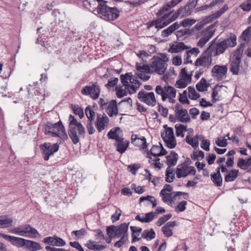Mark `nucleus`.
Returning <instances> with one entry per match:
<instances>
[{"label": "nucleus", "mask_w": 251, "mask_h": 251, "mask_svg": "<svg viewBox=\"0 0 251 251\" xmlns=\"http://www.w3.org/2000/svg\"><path fill=\"white\" fill-rule=\"evenodd\" d=\"M44 133L46 135H51L53 137L60 138L58 143L61 144L68 139L64 126L60 120L57 123H52L48 121L44 125Z\"/></svg>", "instance_id": "nucleus-1"}, {"label": "nucleus", "mask_w": 251, "mask_h": 251, "mask_svg": "<svg viewBox=\"0 0 251 251\" xmlns=\"http://www.w3.org/2000/svg\"><path fill=\"white\" fill-rule=\"evenodd\" d=\"M69 121L68 135L73 144H76L79 142V136L84 137L85 129L82 124L78 122L72 115H70Z\"/></svg>", "instance_id": "nucleus-2"}, {"label": "nucleus", "mask_w": 251, "mask_h": 251, "mask_svg": "<svg viewBox=\"0 0 251 251\" xmlns=\"http://www.w3.org/2000/svg\"><path fill=\"white\" fill-rule=\"evenodd\" d=\"M107 1L98 0L97 12L100 16L107 21L116 20L120 15L119 10L116 7H111L107 5Z\"/></svg>", "instance_id": "nucleus-3"}, {"label": "nucleus", "mask_w": 251, "mask_h": 251, "mask_svg": "<svg viewBox=\"0 0 251 251\" xmlns=\"http://www.w3.org/2000/svg\"><path fill=\"white\" fill-rule=\"evenodd\" d=\"M236 39V36L233 33H230L229 37L226 39L221 38L216 44L215 41L211 49V51L215 49L213 56H216L223 54L229 47H235L237 45Z\"/></svg>", "instance_id": "nucleus-4"}, {"label": "nucleus", "mask_w": 251, "mask_h": 251, "mask_svg": "<svg viewBox=\"0 0 251 251\" xmlns=\"http://www.w3.org/2000/svg\"><path fill=\"white\" fill-rule=\"evenodd\" d=\"M245 47V43H241L233 52L230 59V71L234 75H238L241 61L242 54Z\"/></svg>", "instance_id": "nucleus-5"}, {"label": "nucleus", "mask_w": 251, "mask_h": 251, "mask_svg": "<svg viewBox=\"0 0 251 251\" xmlns=\"http://www.w3.org/2000/svg\"><path fill=\"white\" fill-rule=\"evenodd\" d=\"M164 9H160L156 15L158 18L156 19V28L158 30L167 26L168 25L176 20L179 16V11H176L171 18H169L170 13H164Z\"/></svg>", "instance_id": "nucleus-6"}, {"label": "nucleus", "mask_w": 251, "mask_h": 251, "mask_svg": "<svg viewBox=\"0 0 251 251\" xmlns=\"http://www.w3.org/2000/svg\"><path fill=\"white\" fill-rule=\"evenodd\" d=\"M11 232L22 236L36 238L40 236L36 229L30 226L29 224L20 225L11 229Z\"/></svg>", "instance_id": "nucleus-7"}, {"label": "nucleus", "mask_w": 251, "mask_h": 251, "mask_svg": "<svg viewBox=\"0 0 251 251\" xmlns=\"http://www.w3.org/2000/svg\"><path fill=\"white\" fill-rule=\"evenodd\" d=\"M90 85L83 87L81 93L85 96H89L93 100L97 99L100 95V86L97 82H90Z\"/></svg>", "instance_id": "nucleus-8"}, {"label": "nucleus", "mask_w": 251, "mask_h": 251, "mask_svg": "<svg viewBox=\"0 0 251 251\" xmlns=\"http://www.w3.org/2000/svg\"><path fill=\"white\" fill-rule=\"evenodd\" d=\"M58 142L54 144L50 143H45L40 145V149L42 151L44 159L48 161L50 156L57 152L59 150Z\"/></svg>", "instance_id": "nucleus-9"}, {"label": "nucleus", "mask_w": 251, "mask_h": 251, "mask_svg": "<svg viewBox=\"0 0 251 251\" xmlns=\"http://www.w3.org/2000/svg\"><path fill=\"white\" fill-rule=\"evenodd\" d=\"M151 60V67L153 72L160 75H163L167 69V63H164L158 56H154Z\"/></svg>", "instance_id": "nucleus-10"}, {"label": "nucleus", "mask_w": 251, "mask_h": 251, "mask_svg": "<svg viewBox=\"0 0 251 251\" xmlns=\"http://www.w3.org/2000/svg\"><path fill=\"white\" fill-rule=\"evenodd\" d=\"M138 99L141 102L145 103L149 106H154L156 101L153 92H147L142 90L138 94Z\"/></svg>", "instance_id": "nucleus-11"}, {"label": "nucleus", "mask_w": 251, "mask_h": 251, "mask_svg": "<svg viewBox=\"0 0 251 251\" xmlns=\"http://www.w3.org/2000/svg\"><path fill=\"white\" fill-rule=\"evenodd\" d=\"M227 72V65H215L211 70L212 76L219 81H221L224 78L226 77Z\"/></svg>", "instance_id": "nucleus-12"}, {"label": "nucleus", "mask_w": 251, "mask_h": 251, "mask_svg": "<svg viewBox=\"0 0 251 251\" xmlns=\"http://www.w3.org/2000/svg\"><path fill=\"white\" fill-rule=\"evenodd\" d=\"M0 237L9 241L13 246H16L18 248L25 247L27 240L1 233H0Z\"/></svg>", "instance_id": "nucleus-13"}, {"label": "nucleus", "mask_w": 251, "mask_h": 251, "mask_svg": "<svg viewBox=\"0 0 251 251\" xmlns=\"http://www.w3.org/2000/svg\"><path fill=\"white\" fill-rule=\"evenodd\" d=\"M216 39L217 38H215L210 42V44L207 50L196 60L195 63V65L196 66H204L208 62L209 56H211V53L209 55L211 52V49L212 47V45L215 44Z\"/></svg>", "instance_id": "nucleus-14"}, {"label": "nucleus", "mask_w": 251, "mask_h": 251, "mask_svg": "<svg viewBox=\"0 0 251 251\" xmlns=\"http://www.w3.org/2000/svg\"><path fill=\"white\" fill-rule=\"evenodd\" d=\"M213 25H211L206 29L201 32V35L202 36L199 41L197 43V46L202 48L205 44L209 40V39L213 36L214 31L212 30Z\"/></svg>", "instance_id": "nucleus-15"}, {"label": "nucleus", "mask_w": 251, "mask_h": 251, "mask_svg": "<svg viewBox=\"0 0 251 251\" xmlns=\"http://www.w3.org/2000/svg\"><path fill=\"white\" fill-rule=\"evenodd\" d=\"M109 123V118L103 113L102 115L100 114H97L96 122L95 123L96 127L99 132L104 130L107 126Z\"/></svg>", "instance_id": "nucleus-16"}, {"label": "nucleus", "mask_w": 251, "mask_h": 251, "mask_svg": "<svg viewBox=\"0 0 251 251\" xmlns=\"http://www.w3.org/2000/svg\"><path fill=\"white\" fill-rule=\"evenodd\" d=\"M198 0H190L188 4L183 7H180L177 11H179V16L181 14L182 16L189 15L191 14L192 10L196 7Z\"/></svg>", "instance_id": "nucleus-17"}, {"label": "nucleus", "mask_w": 251, "mask_h": 251, "mask_svg": "<svg viewBox=\"0 0 251 251\" xmlns=\"http://www.w3.org/2000/svg\"><path fill=\"white\" fill-rule=\"evenodd\" d=\"M129 141L125 140L123 137L114 144L116 151L120 154H123L128 148Z\"/></svg>", "instance_id": "nucleus-18"}, {"label": "nucleus", "mask_w": 251, "mask_h": 251, "mask_svg": "<svg viewBox=\"0 0 251 251\" xmlns=\"http://www.w3.org/2000/svg\"><path fill=\"white\" fill-rule=\"evenodd\" d=\"M106 108V112L110 117L117 115L118 113L117 101L115 100H111Z\"/></svg>", "instance_id": "nucleus-19"}, {"label": "nucleus", "mask_w": 251, "mask_h": 251, "mask_svg": "<svg viewBox=\"0 0 251 251\" xmlns=\"http://www.w3.org/2000/svg\"><path fill=\"white\" fill-rule=\"evenodd\" d=\"M131 143L135 146L140 147L142 149H145L147 148L146 139L145 137L142 138H138L137 135L132 134L131 135Z\"/></svg>", "instance_id": "nucleus-20"}, {"label": "nucleus", "mask_w": 251, "mask_h": 251, "mask_svg": "<svg viewBox=\"0 0 251 251\" xmlns=\"http://www.w3.org/2000/svg\"><path fill=\"white\" fill-rule=\"evenodd\" d=\"M187 161H185L183 163L177 166L176 170V175L178 178L185 177L189 175L188 174V171L187 170Z\"/></svg>", "instance_id": "nucleus-21"}, {"label": "nucleus", "mask_w": 251, "mask_h": 251, "mask_svg": "<svg viewBox=\"0 0 251 251\" xmlns=\"http://www.w3.org/2000/svg\"><path fill=\"white\" fill-rule=\"evenodd\" d=\"M176 117L178 121L181 123H189L191 119L186 109L175 112Z\"/></svg>", "instance_id": "nucleus-22"}, {"label": "nucleus", "mask_w": 251, "mask_h": 251, "mask_svg": "<svg viewBox=\"0 0 251 251\" xmlns=\"http://www.w3.org/2000/svg\"><path fill=\"white\" fill-rule=\"evenodd\" d=\"M25 248L29 251H37L42 249V247L39 243L27 239Z\"/></svg>", "instance_id": "nucleus-23"}, {"label": "nucleus", "mask_w": 251, "mask_h": 251, "mask_svg": "<svg viewBox=\"0 0 251 251\" xmlns=\"http://www.w3.org/2000/svg\"><path fill=\"white\" fill-rule=\"evenodd\" d=\"M161 136L168 148L172 149L176 147V141L175 136L167 137L164 132L161 133Z\"/></svg>", "instance_id": "nucleus-24"}, {"label": "nucleus", "mask_w": 251, "mask_h": 251, "mask_svg": "<svg viewBox=\"0 0 251 251\" xmlns=\"http://www.w3.org/2000/svg\"><path fill=\"white\" fill-rule=\"evenodd\" d=\"M129 224V223L127 224L124 223L118 226H116V228H115V236L117 237H120L122 235L126 234L128 228Z\"/></svg>", "instance_id": "nucleus-25"}, {"label": "nucleus", "mask_w": 251, "mask_h": 251, "mask_svg": "<svg viewBox=\"0 0 251 251\" xmlns=\"http://www.w3.org/2000/svg\"><path fill=\"white\" fill-rule=\"evenodd\" d=\"M239 170L235 169H231L225 176V181L226 182L234 181L238 176Z\"/></svg>", "instance_id": "nucleus-26"}, {"label": "nucleus", "mask_w": 251, "mask_h": 251, "mask_svg": "<svg viewBox=\"0 0 251 251\" xmlns=\"http://www.w3.org/2000/svg\"><path fill=\"white\" fill-rule=\"evenodd\" d=\"M237 165L242 170L248 169L249 167H251V156L245 159L242 158H239Z\"/></svg>", "instance_id": "nucleus-27"}, {"label": "nucleus", "mask_w": 251, "mask_h": 251, "mask_svg": "<svg viewBox=\"0 0 251 251\" xmlns=\"http://www.w3.org/2000/svg\"><path fill=\"white\" fill-rule=\"evenodd\" d=\"M166 164L168 166L171 167V166H175L178 160V154L174 151H171L170 154L167 155L166 157Z\"/></svg>", "instance_id": "nucleus-28"}, {"label": "nucleus", "mask_w": 251, "mask_h": 251, "mask_svg": "<svg viewBox=\"0 0 251 251\" xmlns=\"http://www.w3.org/2000/svg\"><path fill=\"white\" fill-rule=\"evenodd\" d=\"M178 28V23L176 22L171 25L166 29H164L161 32V36L162 37H167L173 33Z\"/></svg>", "instance_id": "nucleus-29"}, {"label": "nucleus", "mask_w": 251, "mask_h": 251, "mask_svg": "<svg viewBox=\"0 0 251 251\" xmlns=\"http://www.w3.org/2000/svg\"><path fill=\"white\" fill-rule=\"evenodd\" d=\"M155 216L154 212H150L145 214V218H141L140 215H137L135 219L136 220L139 221L142 223H150L152 221Z\"/></svg>", "instance_id": "nucleus-30"}, {"label": "nucleus", "mask_w": 251, "mask_h": 251, "mask_svg": "<svg viewBox=\"0 0 251 251\" xmlns=\"http://www.w3.org/2000/svg\"><path fill=\"white\" fill-rule=\"evenodd\" d=\"M189 49L186 46L183 42H178L176 45H173L171 46L170 50L172 53H178L186 49Z\"/></svg>", "instance_id": "nucleus-31"}, {"label": "nucleus", "mask_w": 251, "mask_h": 251, "mask_svg": "<svg viewBox=\"0 0 251 251\" xmlns=\"http://www.w3.org/2000/svg\"><path fill=\"white\" fill-rule=\"evenodd\" d=\"M135 68L137 71L140 73H145L147 74H152L153 71L151 70V65L143 64L141 66L139 63H136Z\"/></svg>", "instance_id": "nucleus-32"}, {"label": "nucleus", "mask_w": 251, "mask_h": 251, "mask_svg": "<svg viewBox=\"0 0 251 251\" xmlns=\"http://www.w3.org/2000/svg\"><path fill=\"white\" fill-rule=\"evenodd\" d=\"M240 39L245 42V43H248L251 40V26L248 27L243 31Z\"/></svg>", "instance_id": "nucleus-33"}, {"label": "nucleus", "mask_w": 251, "mask_h": 251, "mask_svg": "<svg viewBox=\"0 0 251 251\" xmlns=\"http://www.w3.org/2000/svg\"><path fill=\"white\" fill-rule=\"evenodd\" d=\"M211 180L217 187H221L223 185V178L221 175H218L215 173H211L210 175Z\"/></svg>", "instance_id": "nucleus-34"}, {"label": "nucleus", "mask_w": 251, "mask_h": 251, "mask_svg": "<svg viewBox=\"0 0 251 251\" xmlns=\"http://www.w3.org/2000/svg\"><path fill=\"white\" fill-rule=\"evenodd\" d=\"M209 84L207 83L206 79L202 77L201 80L196 84V87L199 92H204L207 91Z\"/></svg>", "instance_id": "nucleus-35"}, {"label": "nucleus", "mask_w": 251, "mask_h": 251, "mask_svg": "<svg viewBox=\"0 0 251 251\" xmlns=\"http://www.w3.org/2000/svg\"><path fill=\"white\" fill-rule=\"evenodd\" d=\"M121 128L119 127H114L113 128H112L108 133L107 134V137L109 139H113L115 141V142H117L118 140H119L120 138H121L122 137H120L118 135V134L117 133V131L118 130H120Z\"/></svg>", "instance_id": "nucleus-36"}, {"label": "nucleus", "mask_w": 251, "mask_h": 251, "mask_svg": "<svg viewBox=\"0 0 251 251\" xmlns=\"http://www.w3.org/2000/svg\"><path fill=\"white\" fill-rule=\"evenodd\" d=\"M13 220L7 216H0V226L2 227H8L12 226Z\"/></svg>", "instance_id": "nucleus-37"}, {"label": "nucleus", "mask_w": 251, "mask_h": 251, "mask_svg": "<svg viewBox=\"0 0 251 251\" xmlns=\"http://www.w3.org/2000/svg\"><path fill=\"white\" fill-rule=\"evenodd\" d=\"M175 174L174 172V170L171 167L168 166L165 172V181L167 182L171 183L174 181L175 178Z\"/></svg>", "instance_id": "nucleus-38"}, {"label": "nucleus", "mask_w": 251, "mask_h": 251, "mask_svg": "<svg viewBox=\"0 0 251 251\" xmlns=\"http://www.w3.org/2000/svg\"><path fill=\"white\" fill-rule=\"evenodd\" d=\"M88 242V243L85 244V246L91 250L100 251L104 249L105 248V246L95 244V241L92 240H89Z\"/></svg>", "instance_id": "nucleus-39"}, {"label": "nucleus", "mask_w": 251, "mask_h": 251, "mask_svg": "<svg viewBox=\"0 0 251 251\" xmlns=\"http://www.w3.org/2000/svg\"><path fill=\"white\" fill-rule=\"evenodd\" d=\"M222 87V86H219L218 84H217L212 88L211 97L212 98V101L213 103L220 100L218 96V92L221 90L220 88Z\"/></svg>", "instance_id": "nucleus-40"}, {"label": "nucleus", "mask_w": 251, "mask_h": 251, "mask_svg": "<svg viewBox=\"0 0 251 251\" xmlns=\"http://www.w3.org/2000/svg\"><path fill=\"white\" fill-rule=\"evenodd\" d=\"M175 128L176 135L177 137L181 136V137H183L184 136V132L187 130V126L181 124H176L175 125Z\"/></svg>", "instance_id": "nucleus-41"}, {"label": "nucleus", "mask_w": 251, "mask_h": 251, "mask_svg": "<svg viewBox=\"0 0 251 251\" xmlns=\"http://www.w3.org/2000/svg\"><path fill=\"white\" fill-rule=\"evenodd\" d=\"M142 237L143 238L147 239V240H151L155 238V233L152 228H151L150 231L144 230L142 234Z\"/></svg>", "instance_id": "nucleus-42"}, {"label": "nucleus", "mask_w": 251, "mask_h": 251, "mask_svg": "<svg viewBox=\"0 0 251 251\" xmlns=\"http://www.w3.org/2000/svg\"><path fill=\"white\" fill-rule=\"evenodd\" d=\"M189 92L188 97L192 100H196L200 97V95L198 93L194 87L189 86L188 88Z\"/></svg>", "instance_id": "nucleus-43"}, {"label": "nucleus", "mask_w": 251, "mask_h": 251, "mask_svg": "<svg viewBox=\"0 0 251 251\" xmlns=\"http://www.w3.org/2000/svg\"><path fill=\"white\" fill-rule=\"evenodd\" d=\"M136 83H137V86L135 87L133 84H130L129 83L125 86L129 95L135 93L141 85V83L140 81H136Z\"/></svg>", "instance_id": "nucleus-44"}, {"label": "nucleus", "mask_w": 251, "mask_h": 251, "mask_svg": "<svg viewBox=\"0 0 251 251\" xmlns=\"http://www.w3.org/2000/svg\"><path fill=\"white\" fill-rule=\"evenodd\" d=\"M193 30L189 29H180L176 32L175 34L178 40H181V38L185 35H191Z\"/></svg>", "instance_id": "nucleus-45"}, {"label": "nucleus", "mask_w": 251, "mask_h": 251, "mask_svg": "<svg viewBox=\"0 0 251 251\" xmlns=\"http://www.w3.org/2000/svg\"><path fill=\"white\" fill-rule=\"evenodd\" d=\"M166 93L167 94V98L171 99V98H175L176 96V90L175 89L170 85L165 86L164 87Z\"/></svg>", "instance_id": "nucleus-46"}, {"label": "nucleus", "mask_w": 251, "mask_h": 251, "mask_svg": "<svg viewBox=\"0 0 251 251\" xmlns=\"http://www.w3.org/2000/svg\"><path fill=\"white\" fill-rule=\"evenodd\" d=\"M156 93L161 96L162 100L165 101L167 99V94L166 93L165 88L163 89L161 85H157L155 88Z\"/></svg>", "instance_id": "nucleus-47"}, {"label": "nucleus", "mask_w": 251, "mask_h": 251, "mask_svg": "<svg viewBox=\"0 0 251 251\" xmlns=\"http://www.w3.org/2000/svg\"><path fill=\"white\" fill-rule=\"evenodd\" d=\"M85 114L88 119V121H93L95 116V112L94 110L91 108V106L89 105L85 108Z\"/></svg>", "instance_id": "nucleus-48"}, {"label": "nucleus", "mask_w": 251, "mask_h": 251, "mask_svg": "<svg viewBox=\"0 0 251 251\" xmlns=\"http://www.w3.org/2000/svg\"><path fill=\"white\" fill-rule=\"evenodd\" d=\"M132 75L131 73H127L125 75H121L120 76V79L122 83L125 86H126L129 82L128 80L131 81Z\"/></svg>", "instance_id": "nucleus-49"}, {"label": "nucleus", "mask_w": 251, "mask_h": 251, "mask_svg": "<svg viewBox=\"0 0 251 251\" xmlns=\"http://www.w3.org/2000/svg\"><path fill=\"white\" fill-rule=\"evenodd\" d=\"M180 75L182 79L190 83L191 82L192 75H189L187 74L185 68L181 69Z\"/></svg>", "instance_id": "nucleus-50"}, {"label": "nucleus", "mask_w": 251, "mask_h": 251, "mask_svg": "<svg viewBox=\"0 0 251 251\" xmlns=\"http://www.w3.org/2000/svg\"><path fill=\"white\" fill-rule=\"evenodd\" d=\"M196 22V20L192 19H185L178 23L179 28L180 26L186 27L187 26H190Z\"/></svg>", "instance_id": "nucleus-51"}, {"label": "nucleus", "mask_w": 251, "mask_h": 251, "mask_svg": "<svg viewBox=\"0 0 251 251\" xmlns=\"http://www.w3.org/2000/svg\"><path fill=\"white\" fill-rule=\"evenodd\" d=\"M145 201H148L152 204V207H155L157 205V202L154 197L151 196H147V197H142L139 199L140 202Z\"/></svg>", "instance_id": "nucleus-52"}, {"label": "nucleus", "mask_w": 251, "mask_h": 251, "mask_svg": "<svg viewBox=\"0 0 251 251\" xmlns=\"http://www.w3.org/2000/svg\"><path fill=\"white\" fill-rule=\"evenodd\" d=\"M115 90L116 91L117 97L119 99L122 98L124 96H126L127 93H128L126 88L125 89H123L122 87H116L115 88Z\"/></svg>", "instance_id": "nucleus-53"}, {"label": "nucleus", "mask_w": 251, "mask_h": 251, "mask_svg": "<svg viewBox=\"0 0 251 251\" xmlns=\"http://www.w3.org/2000/svg\"><path fill=\"white\" fill-rule=\"evenodd\" d=\"M187 204L186 201H182L179 202L178 205L176 207L175 211L177 213L181 212L186 210V206Z\"/></svg>", "instance_id": "nucleus-54"}, {"label": "nucleus", "mask_w": 251, "mask_h": 251, "mask_svg": "<svg viewBox=\"0 0 251 251\" xmlns=\"http://www.w3.org/2000/svg\"><path fill=\"white\" fill-rule=\"evenodd\" d=\"M87 232L86 230L84 228H81L78 230L73 231L71 232V235H73L75 234L77 239H81L83 238V237L86 235Z\"/></svg>", "instance_id": "nucleus-55"}, {"label": "nucleus", "mask_w": 251, "mask_h": 251, "mask_svg": "<svg viewBox=\"0 0 251 251\" xmlns=\"http://www.w3.org/2000/svg\"><path fill=\"white\" fill-rule=\"evenodd\" d=\"M199 137H201V138H203V136L197 134L193 138L191 139L189 145L195 149L199 146Z\"/></svg>", "instance_id": "nucleus-56"}, {"label": "nucleus", "mask_w": 251, "mask_h": 251, "mask_svg": "<svg viewBox=\"0 0 251 251\" xmlns=\"http://www.w3.org/2000/svg\"><path fill=\"white\" fill-rule=\"evenodd\" d=\"M134 228H137V227L136 226H130V229L132 232V243L135 242L137 240H139V238H137L136 236L134 235V233H137V235L139 236V233L142 231V228L140 227H138V228L136 230H134Z\"/></svg>", "instance_id": "nucleus-57"}, {"label": "nucleus", "mask_w": 251, "mask_h": 251, "mask_svg": "<svg viewBox=\"0 0 251 251\" xmlns=\"http://www.w3.org/2000/svg\"><path fill=\"white\" fill-rule=\"evenodd\" d=\"M160 149V146L157 145H153L149 152L153 156L159 157Z\"/></svg>", "instance_id": "nucleus-58"}, {"label": "nucleus", "mask_w": 251, "mask_h": 251, "mask_svg": "<svg viewBox=\"0 0 251 251\" xmlns=\"http://www.w3.org/2000/svg\"><path fill=\"white\" fill-rule=\"evenodd\" d=\"M201 137H200V139L201 140ZM201 148L205 150V151H209L210 148L209 146L210 145V141L208 140H205L203 138H202V140H201Z\"/></svg>", "instance_id": "nucleus-59"}, {"label": "nucleus", "mask_w": 251, "mask_h": 251, "mask_svg": "<svg viewBox=\"0 0 251 251\" xmlns=\"http://www.w3.org/2000/svg\"><path fill=\"white\" fill-rule=\"evenodd\" d=\"M251 0H247L243 2L240 7L244 11H249L251 10Z\"/></svg>", "instance_id": "nucleus-60"}, {"label": "nucleus", "mask_w": 251, "mask_h": 251, "mask_svg": "<svg viewBox=\"0 0 251 251\" xmlns=\"http://www.w3.org/2000/svg\"><path fill=\"white\" fill-rule=\"evenodd\" d=\"M98 2V0H87L85 1L84 5L87 7V8H92V9H97L96 6V2Z\"/></svg>", "instance_id": "nucleus-61"}, {"label": "nucleus", "mask_w": 251, "mask_h": 251, "mask_svg": "<svg viewBox=\"0 0 251 251\" xmlns=\"http://www.w3.org/2000/svg\"><path fill=\"white\" fill-rule=\"evenodd\" d=\"M43 242L50 246H55V235L45 237L43 239Z\"/></svg>", "instance_id": "nucleus-62"}, {"label": "nucleus", "mask_w": 251, "mask_h": 251, "mask_svg": "<svg viewBox=\"0 0 251 251\" xmlns=\"http://www.w3.org/2000/svg\"><path fill=\"white\" fill-rule=\"evenodd\" d=\"M141 167L140 164H133L128 166V169L129 171L134 175L137 173V170Z\"/></svg>", "instance_id": "nucleus-63"}, {"label": "nucleus", "mask_w": 251, "mask_h": 251, "mask_svg": "<svg viewBox=\"0 0 251 251\" xmlns=\"http://www.w3.org/2000/svg\"><path fill=\"white\" fill-rule=\"evenodd\" d=\"M210 23V22H208V19H207V18L201 22H199L197 23L195 26H194V28L196 29V30H200L201 29H202L204 25H206L207 23Z\"/></svg>", "instance_id": "nucleus-64"}]
</instances>
